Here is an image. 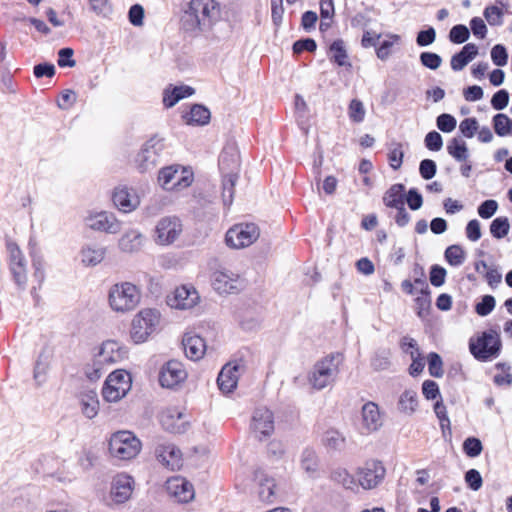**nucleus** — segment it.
Segmentation results:
<instances>
[{"label":"nucleus","mask_w":512,"mask_h":512,"mask_svg":"<svg viewBox=\"0 0 512 512\" xmlns=\"http://www.w3.org/2000/svg\"><path fill=\"white\" fill-rule=\"evenodd\" d=\"M415 303L418 316L421 318L426 317L431 306L429 291H422L421 295L415 299Z\"/></svg>","instance_id":"13d9d810"},{"label":"nucleus","mask_w":512,"mask_h":512,"mask_svg":"<svg viewBox=\"0 0 512 512\" xmlns=\"http://www.w3.org/2000/svg\"><path fill=\"white\" fill-rule=\"evenodd\" d=\"M112 200L115 207L123 213H130L136 210L140 205V198L137 192L126 186L116 187L112 195Z\"/></svg>","instance_id":"412c9836"},{"label":"nucleus","mask_w":512,"mask_h":512,"mask_svg":"<svg viewBox=\"0 0 512 512\" xmlns=\"http://www.w3.org/2000/svg\"><path fill=\"white\" fill-rule=\"evenodd\" d=\"M404 157L403 146L400 142L392 141L389 144L388 162L393 170H398L402 166Z\"/></svg>","instance_id":"37998d69"},{"label":"nucleus","mask_w":512,"mask_h":512,"mask_svg":"<svg viewBox=\"0 0 512 512\" xmlns=\"http://www.w3.org/2000/svg\"><path fill=\"white\" fill-rule=\"evenodd\" d=\"M166 490L178 502L187 503L195 496L193 485L185 478L175 476L167 480Z\"/></svg>","instance_id":"4be33fe9"},{"label":"nucleus","mask_w":512,"mask_h":512,"mask_svg":"<svg viewBox=\"0 0 512 512\" xmlns=\"http://www.w3.org/2000/svg\"><path fill=\"white\" fill-rule=\"evenodd\" d=\"M331 60L339 66H350L348 55L343 40H335L330 45Z\"/></svg>","instance_id":"79ce46f5"},{"label":"nucleus","mask_w":512,"mask_h":512,"mask_svg":"<svg viewBox=\"0 0 512 512\" xmlns=\"http://www.w3.org/2000/svg\"><path fill=\"white\" fill-rule=\"evenodd\" d=\"M194 92V88L187 85H170L163 91V104L166 108H171L180 100L192 96Z\"/></svg>","instance_id":"7c9ffc66"},{"label":"nucleus","mask_w":512,"mask_h":512,"mask_svg":"<svg viewBox=\"0 0 512 512\" xmlns=\"http://www.w3.org/2000/svg\"><path fill=\"white\" fill-rule=\"evenodd\" d=\"M199 294L191 285L177 287L168 297V305L174 309L187 310L196 306L199 302Z\"/></svg>","instance_id":"dca6fc26"},{"label":"nucleus","mask_w":512,"mask_h":512,"mask_svg":"<svg viewBox=\"0 0 512 512\" xmlns=\"http://www.w3.org/2000/svg\"><path fill=\"white\" fill-rule=\"evenodd\" d=\"M330 478L347 490L357 491L359 489L358 480L345 468H335L332 470Z\"/></svg>","instance_id":"72a5a7b5"},{"label":"nucleus","mask_w":512,"mask_h":512,"mask_svg":"<svg viewBox=\"0 0 512 512\" xmlns=\"http://www.w3.org/2000/svg\"><path fill=\"white\" fill-rule=\"evenodd\" d=\"M90 10L100 16H108L112 12V7L108 0H88Z\"/></svg>","instance_id":"0e129e2a"},{"label":"nucleus","mask_w":512,"mask_h":512,"mask_svg":"<svg viewBox=\"0 0 512 512\" xmlns=\"http://www.w3.org/2000/svg\"><path fill=\"white\" fill-rule=\"evenodd\" d=\"M187 372L183 364L176 360L168 361L160 370L159 383L165 388H174L185 381Z\"/></svg>","instance_id":"a211bd4d"},{"label":"nucleus","mask_w":512,"mask_h":512,"mask_svg":"<svg viewBox=\"0 0 512 512\" xmlns=\"http://www.w3.org/2000/svg\"><path fill=\"white\" fill-rule=\"evenodd\" d=\"M162 144L156 139L148 140L138 152L135 163L142 172L147 171L156 166Z\"/></svg>","instance_id":"6ab92c4d"},{"label":"nucleus","mask_w":512,"mask_h":512,"mask_svg":"<svg viewBox=\"0 0 512 512\" xmlns=\"http://www.w3.org/2000/svg\"><path fill=\"white\" fill-rule=\"evenodd\" d=\"M322 443L328 449L340 450L344 447L345 437L339 431L329 429L323 434Z\"/></svg>","instance_id":"a19ab883"},{"label":"nucleus","mask_w":512,"mask_h":512,"mask_svg":"<svg viewBox=\"0 0 512 512\" xmlns=\"http://www.w3.org/2000/svg\"><path fill=\"white\" fill-rule=\"evenodd\" d=\"M495 305V298L492 295H485L482 297L481 301L475 305V312L479 316H487L494 310Z\"/></svg>","instance_id":"603ef678"},{"label":"nucleus","mask_w":512,"mask_h":512,"mask_svg":"<svg viewBox=\"0 0 512 512\" xmlns=\"http://www.w3.org/2000/svg\"><path fill=\"white\" fill-rule=\"evenodd\" d=\"M144 244V235L138 229H128L118 239V249L127 254H133L141 250Z\"/></svg>","instance_id":"bb28decb"},{"label":"nucleus","mask_w":512,"mask_h":512,"mask_svg":"<svg viewBox=\"0 0 512 512\" xmlns=\"http://www.w3.org/2000/svg\"><path fill=\"white\" fill-rule=\"evenodd\" d=\"M510 229L508 218L506 217H498L495 218L490 225V232L493 237L497 239H501L505 237Z\"/></svg>","instance_id":"3c124183"},{"label":"nucleus","mask_w":512,"mask_h":512,"mask_svg":"<svg viewBox=\"0 0 512 512\" xmlns=\"http://www.w3.org/2000/svg\"><path fill=\"white\" fill-rule=\"evenodd\" d=\"M161 313L156 308H143L131 322L130 338L135 344L146 342L160 327Z\"/></svg>","instance_id":"20e7f679"},{"label":"nucleus","mask_w":512,"mask_h":512,"mask_svg":"<svg viewBox=\"0 0 512 512\" xmlns=\"http://www.w3.org/2000/svg\"><path fill=\"white\" fill-rule=\"evenodd\" d=\"M132 378L129 372L117 369L111 372L102 388V396L107 402H117L130 391Z\"/></svg>","instance_id":"0eeeda50"},{"label":"nucleus","mask_w":512,"mask_h":512,"mask_svg":"<svg viewBox=\"0 0 512 512\" xmlns=\"http://www.w3.org/2000/svg\"><path fill=\"white\" fill-rule=\"evenodd\" d=\"M193 173L181 166H169L161 169L158 175L160 186L166 191H181L191 185Z\"/></svg>","instance_id":"6e6552de"},{"label":"nucleus","mask_w":512,"mask_h":512,"mask_svg":"<svg viewBox=\"0 0 512 512\" xmlns=\"http://www.w3.org/2000/svg\"><path fill=\"white\" fill-rule=\"evenodd\" d=\"M142 298L141 288L129 281L110 286L107 294L110 309L118 314H126L136 309Z\"/></svg>","instance_id":"f03ea898"},{"label":"nucleus","mask_w":512,"mask_h":512,"mask_svg":"<svg viewBox=\"0 0 512 512\" xmlns=\"http://www.w3.org/2000/svg\"><path fill=\"white\" fill-rule=\"evenodd\" d=\"M255 480L258 486L257 493L260 501L272 503L275 499V480L264 471H257L255 473Z\"/></svg>","instance_id":"c756f323"},{"label":"nucleus","mask_w":512,"mask_h":512,"mask_svg":"<svg viewBox=\"0 0 512 512\" xmlns=\"http://www.w3.org/2000/svg\"><path fill=\"white\" fill-rule=\"evenodd\" d=\"M104 363L99 361V358L95 355L94 359L84 366V374L88 380L95 382L99 380L105 373Z\"/></svg>","instance_id":"c03bdc74"},{"label":"nucleus","mask_w":512,"mask_h":512,"mask_svg":"<svg viewBox=\"0 0 512 512\" xmlns=\"http://www.w3.org/2000/svg\"><path fill=\"white\" fill-rule=\"evenodd\" d=\"M222 19V6L218 0H189L181 17L187 32L199 34L211 30Z\"/></svg>","instance_id":"f257e3e1"},{"label":"nucleus","mask_w":512,"mask_h":512,"mask_svg":"<svg viewBox=\"0 0 512 512\" xmlns=\"http://www.w3.org/2000/svg\"><path fill=\"white\" fill-rule=\"evenodd\" d=\"M366 110L362 101L358 99L351 100L348 106V116L354 123H361L364 121Z\"/></svg>","instance_id":"8fccbe9b"},{"label":"nucleus","mask_w":512,"mask_h":512,"mask_svg":"<svg viewBox=\"0 0 512 512\" xmlns=\"http://www.w3.org/2000/svg\"><path fill=\"white\" fill-rule=\"evenodd\" d=\"M9 269L18 286L27 282V261L19 246L11 239L6 241Z\"/></svg>","instance_id":"ddd939ff"},{"label":"nucleus","mask_w":512,"mask_h":512,"mask_svg":"<svg viewBox=\"0 0 512 512\" xmlns=\"http://www.w3.org/2000/svg\"><path fill=\"white\" fill-rule=\"evenodd\" d=\"M141 449L142 443L140 439L131 431H117L110 437L109 453L118 460L134 459Z\"/></svg>","instance_id":"423d86ee"},{"label":"nucleus","mask_w":512,"mask_h":512,"mask_svg":"<svg viewBox=\"0 0 512 512\" xmlns=\"http://www.w3.org/2000/svg\"><path fill=\"white\" fill-rule=\"evenodd\" d=\"M478 54V47L473 43L466 44L462 50L451 58V68L454 71L462 70Z\"/></svg>","instance_id":"2f4dec72"},{"label":"nucleus","mask_w":512,"mask_h":512,"mask_svg":"<svg viewBox=\"0 0 512 512\" xmlns=\"http://www.w3.org/2000/svg\"><path fill=\"white\" fill-rule=\"evenodd\" d=\"M484 17L491 26H499L502 24L503 13L497 6H488L484 10Z\"/></svg>","instance_id":"052dcab7"},{"label":"nucleus","mask_w":512,"mask_h":512,"mask_svg":"<svg viewBox=\"0 0 512 512\" xmlns=\"http://www.w3.org/2000/svg\"><path fill=\"white\" fill-rule=\"evenodd\" d=\"M183 232L182 221L176 216H165L159 219L153 230V240L159 246L174 244Z\"/></svg>","instance_id":"1a4fd4ad"},{"label":"nucleus","mask_w":512,"mask_h":512,"mask_svg":"<svg viewBox=\"0 0 512 512\" xmlns=\"http://www.w3.org/2000/svg\"><path fill=\"white\" fill-rule=\"evenodd\" d=\"M341 362L340 354H330L317 361L307 376L311 388L320 391L332 385L340 372Z\"/></svg>","instance_id":"7ed1b4c3"},{"label":"nucleus","mask_w":512,"mask_h":512,"mask_svg":"<svg viewBox=\"0 0 512 512\" xmlns=\"http://www.w3.org/2000/svg\"><path fill=\"white\" fill-rule=\"evenodd\" d=\"M469 38V30L464 25H456L452 27L449 33V39L456 44L464 43Z\"/></svg>","instance_id":"e2e57ef3"},{"label":"nucleus","mask_w":512,"mask_h":512,"mask_svg":"<svg viewBox=\"0 0 512 512\" xmlns=\"http://www.w3.org/2000/svg\"><path fill=\"white\" fill-rule=\"evenodd\" d=\"M498 209V203L495 200H485L478 207V214L483 219L491 218Z\"/></svg>","instance_id":"774afa93"},{"label":"nucleus","mask_w":512,"mask_h":512,"mask_svg":"<svg viewBox=\"0 0 512 512\" xmlns=\"http://www.w3.org/2000/svg\"><path fill=\"white\" fill-rule=\"evenodd\" d=\"M404 192L403 184L392 185L383 196L384 204L390 208H401L404 205Z\"/></svg>","instance_id":"f704fd0d"},{"label":"nucleus","mask_w":512,"mask_h":512,"mask_svg":"<svg viewBox=\"0 0 512 512\" xmlns=\"http://www.w3.org/2000/svg\"><path fill=\"white\" fill-rule=\"evenodd\" d=\"M443 362L439 354L435 352H431L428 355V369L429 373L433 377H442L443 376Z\"/></svg>","instance_id":"864d4df0"},{"label":"nucleus","mask_w":512,"mask_h":512,"mask_svg":"<svg viewBox=\"0 0 512 512\" xmlns=\"http://www.w3.org/2000/svg\"><path fill=\"white\" fill-rule=\"evenodd\" d=\"M445 259L451 266H460L465 261V252L459 245H451L445 250Z\"/></svg>","instance_id":"a18cd8bd"},{"label":"nucleus","mask_w":512,"mask_h":512,"mask_svg":"<svg viewBox=\"0 0 512 512\" xmlns=\"http://www.w3.org/2000/svg\"><path fill=\"white\" fill-rule=\"evenodd\" d=\"M420 62L423 66L431 69L436 70L440 67L442 63L441 57L433 52H422L420 54Z\"/></svg>","instance_id":"680f3d73"},{"label":"nucleus","mask_w":512,"mask_h":512,"mask_svg":"<svg viewBox=\"0 0 512 512\" xmlns=\"http://www.w3.org/2000/svg\"><path fill=\"white\" fill-rule=\"evenodd\" d=\"M107 254L105 246L87 243L79 251L80 262L84 267H95L103 262Z\"/></svg>","instance_id":"a878e982"},{"label":"nucleus","mask_w":512,"mask_h":512,"mask_svg":"<svg viewBox=\"0 0 512 512\" xmlns=\"http://www.w3.org/2000/svg\"><path fill=\"white\" fill-rule=\"evenodd\" d=\"M479 129V123L476 118H465L459 124V130L466 138L475 136Z\"/></svg>","instance_id":"4d7b16f0"},{"label":"nucleus","mask_w":512,"mask_h":512,"mask_svg":"<svg viewBox=\"0 0 512 512\" xmlns=\"http://www.w3.org/2000/svg\"><path fill=\"white\" fill-rule=\"evenodd\" d=\"M437 171L436 163L431 159H424L420 162L419 173L425 180L432 179Z\"/></svg>","instance_id":"338daca9"},{"label":"nucleus","mask_w":512,"mask_h":512,"mask_svg":"<svg viewBox=\"0 0 512 512\" xmlns=\"http://www.w3.org/2000/svg\"><path fill=\"white\" fill-rule=\"evenodd\" d=\"M448 154L457 162H466L469 159V150L466 142L459 137L452 138L447 144Z\"/></svg>","instance_id":"c9c22d12"},{"label":"nucleus","mask_w":512,"mask_h":512,"mask_svg":"<svg viewBox=\"0 0 512 512\" xmlns=\"http://www.w3.org/2000/svg\"><path fill=\"white\" fill-rule=\"evenodd\" d=\"M155 455L158 461L170 470L179 469L182 465L181 451L172 443L159 442L155 448Z\"/></svg>","instance_id":"5701e85b"},{"label":"nucleus","mask_w":512,"mask_h":512,"mask_svg":"<svg viewBox=\"0 0 512 512\" xmlns=\"http://www.w3.org/2000/svg\"><path fill=\"white\" fill-rule=\"evenodd\" d=\"M182 344L185 355L193 361L201 359L206 350L204 339L192 333L183 336Z\"/></svg>","instance_id":"c85d7f7f"},{"label":"nucleus","mask_w":512,"mask_h":512,"mask_svg":"<svg viewBox=\"0 0 512 512\" xmlns=\"http://www.w3.org/2000/svg\"><path fill=\"white\" fill-rule=\"evenodd\" d=\"M383 425V418L379 406L372 401L363 404L359 418V431L363 435H369L378 431Z\"/></svg>","instance_id":"2eb2a0df"},{"label":"nucleus","mask_w":512,"mask_h":512,"mask_svg":"<svg viewBox=\"0 0 512 512\" xmlns=\"http://www.w3.org/2000/svg\"><path fill=\"white\" fill-rule=\"evenodd\" d=\"M495 133L499 137L512 136V119L504 113L496 114L492 119Z\"/></svg>","instance_id":"ea45409f"},{"label":"nucleus","mask_w":512,"mask_h":512,"mask_svg":"<svg viewBox=\"0 0 512 512\" xmlns=\"http://www.w3.org/2000/svg\"><path fill=\"white\" fill-rule=\"evenodd\" d=\"M210 116V111L206 107L195 104L184 118L189 125H206L210 120Z\"/></svg>","instance_id":"e433bc0d"},{"label":"nucleus","mask_w":512,"mask_h":512,"mask_svg":"<svg viewBox=\"0 0 512 512\" xmlns=\"http://www.w3.org/2000/svg\"><path fill=\"white\" fill-rule=\"evenodd\" d=\"M356 474L359 487L371 490L383 482L386 469L381 461L369 460L357 469Z\"/></svg>","instance_id":"f8f14e48"},{"label":"nucleus","mask_w":512,"mask_h":512,"mask_svg":"<svg viewBox=\"0 0 512 512\" xmlns=\"http://www.w3.org/2000/svg\"><path fill=\"white\" fill-rule=\"evenodd\" d=\"M239 154L235 147L229 146L223 149L219 157L221 172H239Z\"/></svg>","instance_id":"473e14b6"},{"label":"nucleus","mask_w":512,"mask_h":512,"mask_svg":"<svg viewBox=\"0 0 512 512\" xmlns=\"http://www.w3.org/2000/svg\"><path fill=\"white\" fill-rule=\"evenodd\" d=\"M390 351L388 349H381L374 353L371 359V366L376 371L388 369L390 365Z\"/></svg>","instance_id":"de8ad7c7"},{"label":"nucleus","mask_w":512,"mask_h":512,"mask_svg":"<svg viewBox=\"0 0 512 512\" xmlns=\"http://www.w3.org/2000/svg\"><path fill=\"white\" fill-rule=\"evenodd\" d=\"M260 236V230L254 223H240L231 227L225 236L226 244L234 249L252 245Z\"/></svg>","instance_id":"9d476101"},{"label":"nucleus","mask_w":512,"mask_h":512,"mask_svg":"<svg viewBox=\"0 0 512 512\" xmlns=\"http://www.w3.org/2000/svg\"><path fill=\"white\" fill-rule=\"evenodd\" d=\"M491 60L496 66H505L508 62V52L505 46L502 44H496L491 49Z\"/></svg>","instance_id":"6e6d98bb"},{"label":"nucleus","mask_w":512,"mask_h":512,"mask_svg":"<svg viewBox=\"0 0 512 512\" xmlns=\"http://www.w3.org/2000/svg\"><path fill=\"white\" fill-rule=\"evenodd\" d=\"M483 449L482 443L478 438L469 437L463 443V450L469 457H477Z\"/></svg>","instance_id":"5fc2aeb1"},{"label":"nucleus","mask_w":512,"mask_h":512,"mask_svg":"<svg viewBox=\"0 0 512 512\" xmlns=\"http://www.w3.org/2000/svg\"><path fill=\"white\" fill-rule=\"evenodd\" d=\"M436 123L438 129L444 133L452 132L457 125L456 119L452 115L446 113L439 115L437 117Z\"/></svg>","instance_id":"bf43d9fd"},{"label":"nucleus","mask_w":512,"mask_h":512,"mask_svg":"<svg viewBox=\"0 0 512 512\" xmlns=\"http://www.w3.org/2000/svg\"><path fill=\"white\" fill-rule=\"evenodd\" d=\"M501 348L500 334L495 329L484 331L478 337L469 340V350L479 361L485 362L497 358Z\"/></svg>","instance_id":"39448f33"},{"label":"nucleus","mask_w":512,"mask_h":512,"mask_svg":"<svg viewBox=\"0 0 512 512\" xmlns=\"http://www.w3.org/2000/svg\"><path fill=\"white\" fill-rule=\"evenodd\" d=\"M274 415L266 407H258L253 412L251 429L259 439L271 436L274 432Z\"/></svg>","instance_id":"f3484780"},{"label":"nucleus","mask_w":512,"mask_h":512,"mask_svg":"<svg viewBox=\"0 0 512 512\" xmlns=\"http://www.w3.org/2000/svg\"><path fill=\"white\" fill-rule=\"evenodd\" d=\"M96 356L104 364H115L126 358L127 351L117 341L107 340L102 343Z\"/></svg>","instance_id":"393cba45"},{"label":"nucleus","mask_w":512,"mask_h":512,"mask_svg":"<svg viewBox=\"0 0 512 512\" xmlns=\"http://www.w3.org/2000/svg\"><path fill=\"white\" fill-rule=\"evenodd\" d=\"M418 406L417 393L414 390H405L399 397V410L405 414H413Z\"/></svg>","instance_id":"4c0bfd02"},{"label":"nucleus","mask_w":512,"mask_h":512,"mask_svg":"<svg viewBox=\"0 0 512 512\" xmlns=\"http://www.w3.org/2000/svg\"><path fill=\"white\" fill-rule=\"evenodd\" d=\"M74 51L71 48H62L58 51L57 64L59 67H74L76 61L73 59Z\"/></svg>","instance_id":"69168bd1"},{"label":"nucleus","mask_w":512,"mask_h":512,"mask_svg":"<svg viewBox=\"0 0 512 512\" xmlns=\"http://www.w3.org/2000/svg\"><path fill=\"white\" fill-rule=\"evenodd\" d=\"M242 365L239 363H228L220 371L217 384L223 393H231L236 387L240 376Z\"/></svg>","instance_id":"b1692460"},{"label":"nucleus","mask_w":512,"mask_h":512,"mask_svg":"<svg viewBox=\"0 0 512 512\" xmlns=\"http://www.w3.org/2000/svg\"><path fill=\"white\" fill-rule=\"evenodd\" d=\"M301 467L310 474L317 471L318 459L316 452L312 449L306 448L303 450L301 455Z\"/></svg>","instance_id":"49530a36"},{"label":"nucleus","mask_w":512,"mask_h":512,"mask_svg":"<svg viewBox=\"0 0 512 512\" xmlns=\"http://www.w3.org/2000/svg\"><path fill=\"white\" fill-rule=\"evenodd\" d=\"M212 286L219 294H230L243 288V279L228 269L216 270L212 275Z\"/></svg>","instance_id":"4468645a"},{"label":"nucleus","mask_w":512,"mask_h":512,"mask_svg":"<svg viewBox=\"0 0 512 512\" xmlns=\"http://www.w3.org/2000/svg\"><path fill=\"white\" fill-rule=\"evenodd\" d=\"M223 180V201L225 205H230L233 201L234 196V186L238 179V173L235 172H222Z\"/></svg>","instance_id":"58836bf2"},{"label":"nucleus","mask_w":512,"mask_h":512,"mask_svg":"<svg viewBox=\"0 0 512 512\" xmlns=\"http://www.w3.org/2000/svg\"><path fill=\"white\" fill-rule=\"evenodd\" d=\"M85 225L96 232H104L107 234H117L122 229V222L108 211H89L84 218Z\"/></svg>","instance_id":"9b49d317"},{"label":"nucleus","mask_w":512,"mask_h":512,"mask_svg":"<svg viewBox=\"0 0 512 512\" xmlns=\"http://www.w3.org/2000/svg\"><path fill=\"white\" fill-rule=\"evenodd\" d=\"M78 401L81 412L86 418L93 419L98 415L100 403L95 390H81L78 394Z\"/></svg>","instance_id":"cd10ccee"},{"label":"nucleus","mask_w":512,"mask_h":512,"mask_svg":"<svg viewBox=\"0 0 512 512\" xmlns=\"http://www.w3.org/2000/svg\"><path fill=\"white\" fill-rule=\"evenodd\" d=\"M49 370V362L47 357L40 355L35 368H34V380L38 386L43 385L46 382L47 373Z\"/></svg>","instance_id":"09e8293b"},{"label":"nucleus","mask_w":512,"mask_h":512,"mask_svg":"<svg viewBox=\"0 0 512 512\" xmlns=\"http://www.w3.org/2000/svg\"><path fill=\"white\" fill-rule=\"evenodd\" d=\"M133 489V477L126 473H119L113 477L111 482V499L117 504L124 503L130 499Z\"/></svg>","instance_id":"aec40b11"}]
</instances>
